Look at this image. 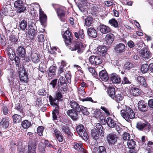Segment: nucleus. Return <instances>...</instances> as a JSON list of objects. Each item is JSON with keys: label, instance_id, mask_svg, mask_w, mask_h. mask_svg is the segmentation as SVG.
Listing matches in <instances>:
<instances>
[{"label": "nucleus", "instance_id": "obj_1", "mask_svg": "<svg viewBox=\"0 0 153 153\" xmlns=\"http://www.w3.org/2000/svg\"><path fill=\"white\" fill-rule=\"evenodd\" d=\"M63 37L66 45H70L69 48L72 51L77 50V52L78 53L82 52V43L78 42H75L72 43L71 40L72 39V37L69 31H65Z\"/></svg>", "mask_w": 153, "mask_h": 153}, {"label": "nucleus", "instance_id": "obj_2", "mask_svg": "<svg viewBox=\"0 0 153 153\" xmlns=\"http://www.w3.org/2000/svg\"><path fill=\"white\" fill-rule=\"evenodd\" d=\"M19 27L20 30H27L29 32V37L31 39H33L35 37L36 27L34 20H32L31 23L28 25V27L27 21L22 20L19 22Z\"/></svg>", "mask_w": 153, "mask_h": 153}, {"label": "nucleus", "instance_id": "obj_3", "mask_svg": "<svg viewBox=\"0 0 153 153\" xmlns=\"http://www.w3.org/2000/svg\"><path fill=\"white\" fill-rule=\"evenodd\" d=\"M94 117H95L102 123L105 124L107 123L108 125L111 128H114L116 125V123L111 117H108L106 121L103 115V114L100 109L95 110L94 113Z\"/></svg>", "mask_w": 153, "mask_h": 153}, {"label": "nucleus", "instance_id": "obj_4", "mask_svg": "<svg viewBox=\"0 0 153 153\" xmlns=\"http://www.w3.org/2000/svg\"><path fill=\"white\" fill-rule=\"evenodd\" d=\"M120 114L128 122L130 119H132L135 117V114L133 110L129 107H126L120 111Z\"/></svg>", "mask_w": 153, "mask_h": 153}, {"label": "nucleus", "instance_id": "obj_5", "mask_svg": "<svg viewBox=\"0 0 153 153\" xmlns=\"http://www.w3.org/2000/svg\"><path fill=\"white\" fill-rule=\"evenodd\" d=\"M76 131L79 136L85 141L88 138V136L82 125L78 126L76 128Z\"/></svg>", "mask_w": 153, "mask_h": 153}, {"label": "nucleus", "instance_id": "obj_6", "mask_svg": "<svg viewBox=\"0 0 153 153\" xmlns=\"http://www.w3.org/2000/svg\"><path fill=\"white\" fill-rule=\"evenodd\" d=\"M14 7L17 9V11L19 13L23 12L26 9L22 0H17L15 1Z\"/></svg>", "mask_w": 153, "mask_h": 153}, {"label": "nucleus", "instance_id": "obj_7", "mask_svg": "<svg viewBox=\"0 0 153 153\" xmlns=\"http://www.w3.org/2000/svg\"><path fill=\"white\" fill-rule=\"evenodd\" d=\"M136 127L139 130H144L145 132H148L149 131L150 126L148 123H144L138 122L137 123Z\"/></svg>", "mask_w": 153, "mask_h": 153}, {"label": "nucleus", "instance_id": "obj_8", "mask_svg": "<svg viewBox=\"0 0 153 153\" xmlns=\"http://www.w3.org/2000/svg\"><path fill=\"white\" fill-rule=\"evenodd\" d=\"M137 80L138 82L143 86V88L144 89V91L147 92L149 90V88L146 84V80L142 76H139L137 77Z\"/></svg>", "mask_w": 153, "mask_h": 153}, {"label": "nucleus", "instance_id": "obj_9", "mask_svg": "<svg viewBox=\"0 0 153 153\" xmlns=\"http://www.w3.org/2000/svg\"><path fill=\"white\" fill-rule=\"evenodd\" d=\"M117 137L114 133H110L107 135V141L109 145H114L117 141Z\"/></svg>", "mask_w": 153, "mask_h": 153}, {"label": "nucleus", "instance_id": "obj_10", "mask_svg": "<svg viewBox=\"0 0 153 153\" xmlns=\"http://www.w3.org/2000/svg\"><path fill=\"white\" fill-rule=\"evenodd\" d=\"M89 60L92 65H99L102 63L101 58L98 56H90L89 58Z\"/></svg>", "mask_w": 153, "mask_h": 153}, {"label": "nucleus", "instance_id": "obj_11", "mask_svg": "<svg viewBox=\"0 0 153 153\" xmlns=\"http://www.w3.org/2000/svg\"><path fill=\"white\" fill-rule=\"evenodd\" d=\"M37 143V141H34L31 143H29L27 153H35Z\"/></svg>", "mask_w": 153, "mask_h": 153}, {"label": "nucleus", "instance_id": "obj_12", "mask_svg": "<svg viewBox=\"0 0 153 153\" xmlns=\"http://www.w3.org/2000/svg\"><path fill=\"white\" fill-rule=\"evenodd\" d=\"M110 79L114 83L119 84L121 82V79L120 76L114 73L111 74Z\"/></svg>", "mask_w": 153, "mask_h": 153}, {"label": "nucleus", "instance_id": "obj_13", "mask_svg": "<svg viewBox=\"0 0 153 153\" xmlns=\"http://www.w3.org/2000/svg\"><path fill=\"white\" fill-rule=\"evenodd\" d=\"M52 133L59 142H62L63 141V136L59 130L56 128H53L52 131Z\"/></svg>", "mask_w": 153, "mask_h": 153}, {"label": "nucleus", "instance_id": "obj_14", "mask_svg": "<svg viewBox=\"0 0 153 153\" xmlns=\"http://www.w3.org/2000/svg\"><path fill=\"white\" fill-rule=\"evenodd\" d=\"M125 46L122 43H119L116 45L115 48V50L117 53H122L126 51Z\"/></svg>", "mask_w": 153, "mask_h": 153}, {"label": "nucleus", "instance_id": "obj_15", "mask_svg": "<svg viewBox=\"0 0 153 153\" xmlns=\"http://www.w3.org/2000/svg\"><path fill=\"white\" fill-rule=\"evenodd\" d=\"M138 108L140 111L143 112L146 111L148 109L147 104L143 101H140L138 102Z\"/></svg>", "mask_w": 153, "mask_h": 153}, {"label": "nucleus", "instance_id": "obj_16", "mask_svg": "<svg viewBox=\"0 0 153 153\" xmlns=\"http://www.w3.org/2000/svg\"><path fill=\"white\" fill-rule=\"evenodd\" d=\"M39 7L40 8L39 9L40 22L41 24H43L47 20V16L44 13V12L42 11V9L40 7L39 5Z\"/></svg>", "mask_w": 153, "mask_h": 153}, {"label": "nucleus", "instance_id": "obj_17", "mask_svg": "<svg viewBox=\"0 0 153 153\" xmlns=\"http://www.w3.org/2000/svg\"><path fill=\"white\" fill-rule=\"evenodd\" d=\"M107 49L105 46H100L97 48L96 53L100 56H104L106 53Z\"/></svg>", "mask_w": 153, "mask_h": 153}, {"label": "nucleus", "instance_id": "obj_18", "mask_svg": "<svg viewBox=\"0 0 153 153\" xmlns=\"http://www.w3.org/2000/svg\"><path fill=\"white\" fill-rule=\"evenodd\" d=\"M140 54L145 59H149L151 57V53L146 48H144L141 49Z\"/></svg>", "mask_w": 153, "mask_h": 153}, {"label": "nucleus", "instance_id": "obj_19", "mask_svg": "<svg viewBox=\"0 0 153 153\" xmlns=\"http://www.w3.org/2000/svg\"><path fill=\"white\" fill-rule=\"evenodd\" d=\"M67 114L73 120H76L78 118V114L74 110H68L67 111Z\"/></svg>", "mask_w": 153, "mask_h": 153}, {"label": "nucleus", "instance_id": "obj_20", "mask_svg": "<svg viewBox=\"0 0 153 153\" xmlns=\"http://www.w3.org/2000/svg\"><path fill=\"white\" fill-rule=\"evenodd\" d=\"M20 80L21 81L26 82L28 79V76L27 74L24 70H22L19 72Z\"/></svg>", "mask_w": 153, "mask_h": 153}, {"label": "nucleus", "instance_id": "obj_21", "mask_svg": "<svg viewBox=\"0 0 153 153\" xmlns=\"http://www.w3.org/2000/svg\"><path fill=\"white\" fill-rule=\"evenodd\" d=\"M69 105L71 108L76 110L77 112L80 111V107L77 102L72 100L69 102Z\"/></svg>", "mask_w": 153, "mask_h": 153}, {"label": "nucleus", "instance_id": "obj_22", "mask_svg": "<svg viewBox=\"0 0 153 153\" xmlns=\"http://www.w3.org/2000/svg\"><path fill=\"white\" fill-rule=\"evenodd\" d=\"M114 39V35L111 33L107 34L105 38V40L108 45L111 44Z\"/></svg>", "mask_w": 153, "mask_h": 153}, {"label": "nucleus", "instance_id": "obj_23", "mask_svg": "<svg viewBox=\"0 0 153 153\" xmlns=\"http://www.w3.org/2000/svg\"><path fill=\"white\" fill-rule=\"evenodd\" d=\"M100 31L102 34H106L111 31L109 27L103 24H100L99 26Z\"/></svg>", "mask_w": 153, "mask_h": 153}, {"label": "nucleus", "instance_id": "obj_24", "mask_svg": "<svg viewBox=\"0 0 153 153\" xmlns=\"http://www.w3.org/2000/svg\"><path fill=\"white\" fill-rule=\"evenodd\" d=\"M94 126L95 127V128L99 131L100 136L102 137H104V132L102 125L100 123H97L95 124Z\"/></svg>", "mask_w": 153, "mask_h": 153}, {"label": "nucleus", "instance_id": "obj_25", "mask_svg": "<svg viewBox=\"0 0 153 153\" xmlns=\"http://www.w3.org/2000/svg\"><path fill=\"white\" fill-rule=\"evenodd\" d=\"M99 76L103 81H106L108 80V76L106 71L105 70H102L99 73Z\"/></svg>", "mask_w": 153, "mask_h": 153}, {"label": "nucleus", "instance_id": "obj_26", "mask_svg": "<svg viewBox=\"0 0 153 153\" xmlns=\"http://www.w3.org/2000/svg\"><path fill=\"white\" fill-rule=\"evenodd\" d=\"M17 54L21 57H24L25 56V50L22 46L19 47L17 50Z\"/></svg>", "mask_w": 153, "mask_h": 153}, {"label": "nucleus", "instance_id": "obj_27", "mask_svg": "<svg viewBox=\"0 0 153 153\" xmlns=\"http://www.w3.org/2000/svg\"><path fill=\"white\" fill-rule=\"evenodd\" d=\"M91 132L92 137L95 140H97L99 139L100 134L96 128L91 129Z\"/></svg>", "mask_w": 153, "mask_h": 153}, {"label": "nucleus", "instance_id": "obj_28", "mask_svg": "<svg viewBox=\"0 0 153 153\" xmlns=\"http://www.w3.org/2000/svg\"><path fill=\"white\" fill-rule=\"evenodd\" d=\"M88 35L90 36L93 38H95L97 35L96 30L93 27L88 28L87 29Z\"/></svg>", "mask_w": 153, "mask_h": 153}, {"label": "nucleus", "instance_id": "obj_29", "mask_svg": "<svg viewBox=\"0 0 153 153\" xmlns=\"http://www.w3.org/2000/svg\"><path fill=\"white\" fill-rule=\"evenodd\" d=\"M58 91L62 92V93L64 94L67 91V83L58 84Z\"/></svg>", "mask_w": 153, "mask_h": 153}, {"label": "nucleus", "instance_id": "obj_30", "mask_svg": "<svg viewBox=\"0 0 153 153\" xmlns=\"http://www.w3.org/2000/svg\"><path fill=\"white\" fill-rule=\"evenodd\" d=\"M130 93L134 96H138L140 93V91L138 88L135 87H133L130 90Z\"/></svg>", "mask_w": 153, "mask_h": 153}, {"label": "nucleus", "instance_id": "obj_31", "mask_svg": "<svg viewBox=\"0 0 153 153\" xmlns=\"http://www.w3.org/2000/svg\"><path fill=\"white\" fill-rule=\"evenodd\" d=\"M6 51L10 59H13L14 57L15 56L14 50L12 48L9 47L7 48Z\"/></svg>", "mask_w": 153, "mask_h": 153}, {"label": "nucleus", "instance_id": "obj_32", "mask_svg": "<svg viewBox=\"0 0 153 153\" xmlns=\"http://www.w3.org/2000/svg\"><path fill=\"white\" fill-rule=\"evenodd\" d=\"M9 120L8 118H4L2 119L1 121L0 122V125L2 126L3 128H6L8 127L9 125Z\"/></svg>", "mask_w": 153, "mask_h": 153}, {"label": "nucleus", "instance_id": "obj_33", "mask_svg": "<svg viewBox=\"0 0 153 153\" xmlns=\"http://www.w3.org/2000/svg\"><path fill=\"white\" fill-rule=\"evenodd\" d=\"M107 92L109 96L114 99L115 95V89L113 87H109L107 89Z\"/></svg>", "mask_w": 153, "mask_h": 153}, {"label": "nucleus", "instance_id": "obj_34", "mask_svg": "<svg viewBox=\"0 0 153 153\" xmlns=\"http://www.w3.org/2000/svg\"><path fill=\"white\" fill-rule=\"evenodd\" d=\"M15 76V74L12 70H10V72L7 77L8 82L9 84H11V82L13 81V79Z\"/></svg>", "mask_w": 153, "mask_h": 153}, {"label": "nucleus", "instance_id": "obj_35", "mask_svg": "<svg viewBox=\"0 0 153 153\" xmlns=\"http://www.w3.org/2000/svg\"><path fill=\"white\" fill-rule=\"evenodd\" d=\"M31 58L32 62L35 63H37L40 60L37 54L35 53H32L31 55Z\"/></svg>", "mask_w": 153, "mask_h": 153}, {"label": "nucleus", "instance_id": "obj_36", "mask_svg": "<svg viewBox=\"0 0 153 153\" xmlns=\"http://www.w3.org/2000/svg\"><path fill=\"white\" fill-rule=\"evenodd\" d=\"M48 76L51 78L53 77L55 74L56 68L54 66H51L49 69Z\"/></svg>", "mask_w": 153, "mask_h": 153}, {"label": "nucleus", "instance_id": "obj_37", "mask_svg": "<svg viewBox=\"0 0 153 153\" xmlns=\"http://www.w3.org/2000/svg\"><path fill=\"white\" fill-rule=\"evenodd\" d=\"M49 100L50 104L52 106H57L59 100L53 98L51 96L49 97Z\"/></svg>", "mask_w": 153, "mask_h": 153}, {"label": "nucleus", "instance_id": "obj_38", "mask_svg": "<svg viewBox=\"0 0 153 153\" xmlns=\"http://www.w3.org/2000/svg\"><path fill=\"white\" fill-rule=\"evenodd\" d=\"M74 148L75 149L78 150L79 152L83 151H84V149L82 147V143L81 142H79V143H74Z\"/></svg>", "mask_w": 153, "mask_h": 153}, {"label": "nucleus", "instance_id": "obj_39", "mask_svg": "<svg viewBox=\"0 0 153 153\" xmlns=\"http://www.w3.org/2000/svg\"><path fill=\"white\" fill-rule=\"evenodd\" d=\"M14 123H19L21 120V116L18 114H14L13 116Z\"/></svg>", "mask_w": 153, "mask_h": 153}, {"label": "nucleus", "instance_id": "obj_40", "mask_svg": "<svg viewBox=\"0 0 153 153\" xmlns=\"http://www.w3.org/2000/svg\"><path fill=\"white\" fill-rule=\"evenodd\" d=\"M61 128L62 132H65L68 135L70 134V132L69 130V128L67 125H64L62 126Z\"/></svg>", "mask_w": 153, "mask_h": 153}, {"label": "nucleus", "instance_id": "obj_41", "mask_svg": "<svg viewBox=\"0 0 153 153\" xmlns=\"http://www.w3.org/2000/svg\"><path fill=\"white\" fill-rule=\"evenodd\" d=\"M127 145L128 148L131 149H133L136 146L135 142L133 140L128 141Z\"/></svg>", "mask_w": 153, "mask_h": 153}, {"label": "nucleus", "instance_id": "obj_42", "mask_svg": "<svg viewBox=\"0 0 153 153\" xmlns=\"http://www.w3.org/2000/svg\"><path fill=\"white\" fill-rule=\"evenodd\" d=\"M74 35L77 38H81V39H83L85 36L84 32L82 30H80L78 33L76 32H75L74 33Z\"/></svg>", "mask_w": 153, "mask_h": 153}, {"label": "nucleus", "instance_id": "obj_43", "mask_svg": "<svg viewBox=\"0 0 153 153\" xmlns=\"http://www.w3.org/2000/svg\"><path fill=\"white\" fill-rule=\"evenodd\" d=\"M57 13L58 16L60 17L64 16L65 14V11L61 8L57 9Z\"/></svg>", "mask_w": 153, "mask_h": 153}, {"label": "nucleus", "instance_id": "obj_44", "mask_svg": "<svg viewBox=\"0 0 153 153\" xmlns=\"http://www.w3.org/2000/svg\"><path fill=\"white\" fill-rule=\"evenodd\" d=\"M149 66L147 64H143L140 69L141 71L143 73H146L148 71Z\"/></svg>", "mask_w": 153, "mask_h": 153}, {"label": "nucleus", "instance_id": "obj_45", "mask_svg": "<svg viewBox=\"0 0 153 153\" xmlns=\"http://www.w3.org/2000/svg\"><path fill=\"white\" fill-rule=\"evenodd\" d=\"M109 23L112 26L115 28L118 27V24L117 20L114 19H112L109 21Z\"/></svg>", "mask_w": 153, "mask_h": 153}, {"label": "nucleus", "instance_id": "obj_46", "mask_svg": "<svg viewBox=\"0 0 153 153\" xmlns=\"http://www.w3.org/2000/svg\"><path fill=\"white\" fill-rule=\"evenodd\" d=\"M22 127L24 128H28L31 125V123L27 120H25L22 123Z\"/></svg>", "mask_w": 153, "mask_h": 153}, {"label": "nucleus", "instance_id": "obj_47", "mask_svg": "<svg viewBox=\"0 0 153 153\" xmlns=\"http://www.w3.org/2000/svg\"><path fill=\"white\" fill-rule=\"evenodd\" d=\"M134 66V64L133 62H126L125 65V68L128 70H129L132 68Z\"/></svg>", "mask_w": 153, "mask_h": 153}, {"label": "nucleus", "instance_id": "obj_48", "mask_svg": "<svg viewBox=\"0 0 153 153\" xmlns=\"http://www.w3.org/2000/svg\"><path fill=\"white\" fill-rule=\"evenodd\" d=\"M11 8L9 6L4 7V8L3 12H2V13L5 15H8L11 11Z\"/></svg>", "mask_w": 153, "mask_h": 153}, {"label": "nucleus", "instance_id": "obj_49", "mask_svg": "<svg viewBox=\"0 0 153 153\" xmlns=\"http://www.w3.org/2000/svg\"><path fill=\"white\" fill-rule=\"evenodd\" d=\"M123 99V97L121 94H118L115 96L114 99L116 101L119 102L121 101Z\"/></svg>", "mask_w": 153, "mask_h": 153}, {"label": "nucleus", "instance_id": "obj_50", "mask_svg": "<svg viewBox=\"0 0 153 153\" xmlns=\"http://www.w3.org/2000/svg\"><path fill=\"white\" fill-rule=\"evenodd\" d=\"M93 21V19L91 17L86 18L85 20V25L87 26H89L92 24Z\"/></svg>", "mask_w": 153, "mask_h": 153}, {"label": "nucleus", "instance_id": "obj_51", "mask_svg": "<svg viewBox=\"0 0 153 153\" xmlns=\"http://www.w3.org/2000/svg\"><path fill=\"white\" fill-rule=\"evenodd\" d=\"M130 137V136L128 133L125 132L123 134V139L125 140H129Z\"/></svg>", "mask_w": 153, "mask_h": 153}, {"label": "nucleus", "instance_id": "obj_52", "mask_svg": "<svg viewBox=\"0 0 153 153\" xmlns=\"http://www.w3.org/2000/svg\"><path fill=\"white\" fill-rule=\"evenodd\" d=\"M88 69L89 71L92 74L93 76L96 78L97 75V73L95 72V69L93 68L90 67H88Z\"/></svg>", "mask_w": 153, "mask_h": 153}, {"label": "nucleus", "instance_id": "obj_53", "mask_svg": "<svg viewBox=\"0 0 153 153\" xmlns=\"http://www.w3.org/2000/svg\"><path fill=\"white\" fill-rule=\"evenodd\" d=\"M9 37L10 39L13 43H15L17 41L18 39L17 36H15L12 35H11Z\"/></svg>", "mask_w": 153, "mask_h": 153}, {"label": "nucleus", "instance_id": "obj_54", "mask_svg": "<svg viewBox=\"0 0 153 153\" xmlns=\"http://www.w3.org/2000/svg\"><path fill=\"white\" fill-rule=\"evenodd\" d=\"M80 111H81L82 113L85 115H88L89 114L88 111H87V109L86 108L82 106L80 107Z\"/></svg>", "mask_w": 153, "mask_h": 153}, {"label": "nucleus", "instance_id": "obj_55", "mask_svg": "<svg viewBox=\"0 0 153 153\" xmlns=\"http://www.w3.org/2000/svg\"><path fill=\"white\" fill-rule=\"evenodd\" d=\"M37 134L40 136H41L43 135L42 133L43 131V128L42 126L39 127L37 129Z\"/></svg>", "mask_w": 153, "mask_h": 153}, {"label": "nucleus", "instance_id": "obj_56", "mask_svg": "<svg viewBox=\"0 0 153 153\" xmlns=\"http://www.w3.org/2000/svg\"><path fill=\"white\" fill-rule=\"evenodd\" d=\"M65 77L68 82L71 81V76L70 71H68L65 74Z\"/></svg>", "mask_w": 153, "mask_h": 153}, {"label": "nucleus", "instance_id": "obj_57", "mask_svg": "<svg viewBox=\"0 0 153 153\" xmlns=\"http://www.w3.org/2000/svg\"><path fill=\"white\" fill-rule=\"evenodd\" d=\"M38 39L39 42H43L44 41V35L42 34H40L38 36Z\"/></svg>", "mask_w": 153, "mask_h": 153}, {"label": "nucleus", "instance_id": "obj_58", "mask_svg": "<svg viewBox=\"0 0 153 153\" xmlns=\"http://www.w3.org/2000/svg\"><path fill=\"white\" fill-rule=\"evenodd\" d=\"M78 93L81 95H83L85 93L84 89L83 88H79L78 89Z\"/></svg>", "mask_w": 153, "mask_h": 153}, {"label": "nucleus", "instance_id": "obj_59", "mask_svg": "<svg viewBox=\"0 0 153 153\" xmlns=\"http://www.w3.org/2000/svg\"><path fill=\"white\" fill-rule=\"evenodd\" d=\"M101 108L105 112L107 116H108L110 115V113L108 108L104 106H102Z\"/></svg>", "mask_w": 153, "mask_h": 153}, {"label": "nucleus", "instance_id": "obj_60", "mask_svg": "<svg viewBox=\"0 0 153 153\" xmlns=\"http://www.w3.org/2000/svg\"><path fill=\"white\" fill-rule=\"evenodd\" d=\"M63 83H66V81L65 80L64 77L61 76L60 77L58 80V84H62Z\"/></svg>", "mask_w": 153, "mask_h": 153}, {"label": "nucleus", "instance_id": "obj_61", "mask_svg": "<svg viewBox=\"0 0 153 153\" xmlns=\"http://www.w3.org/2000/svg\"><path fill=\"white\" fill-rule=\"evenodd\" d=\"M99 153H106L105 148L103 146H100L99 148Z\"/></svg>", "mask_w": 153, "mask_h": 153}, {"label": "nucleus", "instance_id": "obj_62", "mask_svg": "<svg viewBox=\"0 0 153 153\" xmlns=\"http://www.w3.org/2000/svg\"><path fill=\"white\" fill-rule=\"evenodd\" d=\"M58 113V111L57 110H54L52 113V117L53 120H56L57 119V117L56 114Z\"/></svg>", "mask_w": 153, "mask_h": 153}, {"label": "nucleus", "instance_id": "obj_63", "mask_svg": "<svg viewBox=\"0 0 153 153\" xmlns=\"http://www.w3.org/2000/svg\"><path fill=\"white\" fill-rule=\"evenodd\" d=\"M130 82L128 80L127 78L126 77H124L123 78V80L122 81V83L123 84H130Z\"/></svg>", "mask_w": 153, "mask_h": 153}, {"label": "nucleus", "instance_id": "obj_64", "mask_svg": "<svg viewBox=\"0 0 153 153\" xmlns=\"http://www.w3.org/2000/svg\"><path fill=\"white\" fill-rule=\"evenodd\" d=\"M46 90L45 89H40L38 91L39 94L41 96L45 95L46 94Z\"/></svg>", "mask_w": 153, "mask_h": 153}]
</instances>
